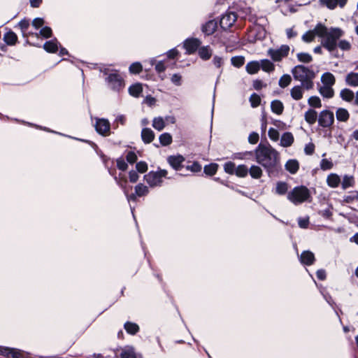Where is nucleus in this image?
<instances>
[{"label": "nucleus", "instance_id": "a18cd8bd", "mask_svg": "<svg viewBox=\"0 0 358 358\" xmlns=\"http://www.w3.org/2000/svg\"><path fill=\"white\" fill-rule=\"evenodd\" d=\"M296 57L299 62L303 63H309L313 60L312 56L310 54L306 52L298 53Z\"/></svg>", "mask_w": 358, "mask_h": 358}, {"label": "nucleus", "instance_id": "ddd939ff", "mask_svg": "<svg viewBox=\"0 0 358 358\" xmlns=\"http://www.w3.org/2000/svg\"><path fill=\"white\" fill-rule=\"evenodd\" d=\"M167 160L174 169L179 170L182 166V162L185 161V158L182 155L170 156Z\"/></svg>", "mask_w": 358, "mask_h": 358}, {"label": "nucleus", "instance_id": "e2e57ef3", "mask_svg": "<svg viewBox=\"0 0 358 358\" xmlns=\"http://www.w3.org/2000/svg\"><path fill=\"white\" fill-rule=\"evenodd\" d=\"M117 166L120 170L126 171L128 168L127 164L123 159H117Z\"/></svg>", "mask_w": 358, "mask_h": 358}, {"label": "nucleus", "instance_id": "37998d69", "mask_svg": "<svg viewBox=\"0 0 358 358\" xmlns=\"http://www.w3.org/2000/svg\"><path fill=\"white\" fill-rule=\"evenodd\" d=\"M44 49L49 52H55L57 50V45L55 41H50L43 45Z\"/></svg>", "mask_w": 358, "mask_h": 358}, {"label": "nucleus", "instance_id": "a19ab883", "mask_svg": "<svg viewBox=\"0 0 358 358\" xmlns=\"http://www.w3.org/2000/svg\"><path fill=\"white\" fill-rule=\"evenodd\" d=\"M218 165L217 164H210L204 166V173L208 176H213L217 171Z\"/></svg>", "mask_w": 358, "mask_h": 358}, {"label": "nucleus", "instance_id": "a878e982", "mask_svg": "<svg viewBox=\"0 0 358 358\" xmlns=\"http://www.w3.org/2000/svg\"><path fill=\"white\" fill-rule=\"evenodd\" d=\"M271 110L277 114L281 115L284 110L283 103L280 100H274L271 104Z\"/></svg>", "mask_w": 358, "mask_h": 358}, {"label": "nucleus", "instance_id": "5701e85b", "mask_svg": "<svg viewBox=\"0 0 358 358\" xmlns=\"http://www.w3.org/2000/svg\"><path fill=\"white\" fill-rule=\"evenodd\" d=\"M0 354L7 357L12 358H21V354L20 352L16 351L14 349L2 348L0 349Z\"/></svg>", "mask_w": 358, "mask_h": 358}, {"label": "nucleus", "instance_id": "0eeeda50", "mask_svg": "<svg viewBox=\"0 0 358 358\" xmlns=\"http://www.w3.org/2000/svg\"><path fill=\"white\" fill-rule=\"evenodd\" d=\"M289 51V47L287 45H282L278 49H270L268 53L273 61L279 62L287 56Z\"/></svg>", "mask_w": 358, "mask_h": 358}, {"label": "nucleus", "instance_id": "bb28decb", "mask_svg": "<svg viewBox=\"0 0 358 358\" xmlns=\"http://www.w3.org/2000/svg\"><path fill=\"white\" fill-rule=\"evenodd\" d=\"M316 36H317V33L316 31V26H315L313 30H309V31H306L302 36V40L306 43H310L315 40Z\"/></svg>", "mask_w": 358, "mask_h": 358}, {"label": "nucleus", "instance_id": "4d7b16f0", "mask_svg": "<svg viewBox=\"0 0 358 358\" xmlns=\"http://www.w3.org/2000/svg\"><path fill=\"white\" fill-rule=\"evenodd\" d=\"M171 80L175 85L180 86L182 84V76L178 73H175L171 76Z\"/></svg>", "mask_w": 358, "mask_h": 358}, {"label": "nucleus", "instance_id": "c03bdc74", "mask_svg": "<svg viewBox=\"0 0 358 358\" xmlns=\"http://www.w3.org/2000/svg\"><path fill=\"white\" fill-rule=\"evenodd\" d=\"M308 103L312 107H315V108H320L322 107L321 100L318 96H310L308 99Z\"/></svg>", "mask_w": 358, "mask_h": 358}, {"label": "nucleus", "instance_id": "473e14b6", "mask_svg": "<svg viewBox=\"0 0 358 358\" xmlns=\"http://www.w3.org/2000/svg\"><path fill=\"white\" fill-rule=\"evenodd\" d=\"M124 329L127 333L133 335L136 334L139 330L138 324L130 322H127L124 324Z\"/></svg>", "mask_w": 358, "mask_h": 358}, {"label": "nucleus", "instance_id": "6e6552de", "mask_svg": "<svg viewBox=\"0 0 358 358\" xmlns=\"http://www.w3.org/2000/svg\"><path fill=\"white\" fill-rule=\"evenodd\" d=\"M334 122L333 112L327 110H322L318 117V123L322 127H329Z\"/></svg>", "mask_w": 358, "mask_h": 358}, {"label": "nucleus", "instance_id": "4be33fe9", "mask_svg": "<svg viewBox=\"0 0 358 358\" xmlns=\"http://www.w3.org/2000/svg\"><path fill=\"white\" fill-rule=\"evenodd\" d=\"M294 142V136L292 133L286 132L282 134L280 139V145L283 147L291 146Z\"/></svg>", "mask_w": 358, "mask_h": 358}, {"label": "nucleus", "instance_id": "58836bf2", "mask_svg": "<svg viewBox=\"0 0 358 358\" xmlns=\"http://www.w3.org/2000/svg\"><path fill=\"white\" fill-rule=\"evenodd\" d=\"M159 141L164 146L169 145L172 142V136L169 133H164L159 136Z\"/></svg>", "mask_w": 358, "mask_h": 358}, {"label": "nucleus", "instance_id": "4468645a", "mask_svg": "<svg viewBox=\"0 0 358 358\" xmlns=\"http://www.w3.org/2000/svg\"><path fill=\"white\" fill-rule=\"evenodd\" d=\"M321 3L329 9H334L338 6L341 8L345 6L348 0H320Z\"/></svg>", "mask_w": 358, "mask_h": 358}, {"label": "nucleus", "instance_id": "f3484780", "mask_svg": "<svg viewBox=\"0 0 358 358\" xmlns=\"http://www.w3.org/2000/svg\"><path fill=\"white\" fill-rule=\"evenodd\" d=\"M303 85H296L293 87L290 90V94L293 99L296 101L301 100L303 96Z\"/></svg>", "mask_w": 358, "mask_h": 358}, {"label": "nucleus", "instance_id": "603ef678", "mask_svg": "<svg viewBox=\"0 0 358 358\" xmlns=\"http://www.w3.org/2000/svg\"><path fill=\"white\" fill-rule=\"evenodd\" d=\"M142 71V65L139 62L132 64L129 67L131 73H139Z\"/></svg>", "mask_w": 358, "mask_h": 358}, {"label": "nucleus", "instance_id": "c756f323", "mask_svg": "<svg viewBox=\"0 0 358 358\" xmlns=\"http://www.w3.org/2000/svg\"><path fill=\"white\" fill-rule=\"evenodd\" d=\"M3 40L6 43V44L9 45H13L15 44L17 40V35L13 31H10L4 35Z\"/></svg>", "mask_w": 358, "mask_h": 358}, {"label": "nucleus", "instance_id": "f8f14e48", "mask_svg": "<svg viewBox=\"0 0 358 358\" xmlns=\"http://www.w3.org/2000/svg\"><path fill=\"white\" fill-rule=\"evenodd\" d=\"M96 130L102 135H107L110 131V123L107 120H98L96 123Z\"/></svg>", "mask_w": 358, "mask_h": 358}, {"label": "nucleus", "instance_id": "1a4fd4ad", "mask_svg": "<svg viewBox=\"0 0 358 358\" xmlns=\"http://www.w3.org/2000/svg\"><path fill=\"white\" fill-rule=\"evenodd\" d=\"M108 83L114 90H120L124 87V81L121 76L117 73H111L108 78Z\"/></svg>", "mask_w": 358, "mask_h": 358}, {"label": "nucleus", "instance_id": "b1692460", "mask_svg": "<svg viewBox=\"0 0 358 358\" xmlns=\"http://www.w3.org/2000/svg\"><path fill=\"white\" fill-rule=\"evenodd\" d=\"M347 85L352 87H358V73L351 72L345 77Z\"/></svg>", "mask_w": 358, "mask_h": 358}, {"label": "nucleus", "instance_id": "f03ea898", "mask_svg": "<svg viewBox=\"0 0 358 358\" xmlns=\"http://www.w3.org/2000/svg\"><path fill=\"white\" fill-rule=\"evenodd\" d=\"M317 36L321 38V45L331 52L337 48L338 41L343 36L344 31L338 27H327L318 23L316 25Z\"/></svg>", "mask_w": 358, "mask_h": 358}, {"label": "nucleus", "instance_id": "052dcab7", "mask_svg": "<svg viewBox=\"0 0 358 358\" xmlns=\"http://www.w3.org/2000/svg\"><path fill=\"white\" fill-rule=\"evenodd\" d=\"M259 134L256 132H252L248 136V141L251 144H256L259 141Z\"/></svg>", "mask_w": 358, "mask_h": 358}, {"label": "nucleus", "instance_id": "de8ad7c7", "mask_svg": "<svg viewBox=\"0 0 358 358\" xmlns=\"http://www.w3.org/2000/svg\"><path fill=\"white\" fill-rule=\"evenodd\" d=\"M249 100H250L251 106L252 108L257 107L258 106H259V104L261 103V98H260V96L258 94H255V93L252 94L250 96Z\"/></svg>", "mask_w": 358, "mask_h": 358}, {"label": "nucleus", "instance_id": "6ab92c4d", "mask_svg": "<svg viewBox=\"0 0 358 358\" xmlns=\"http://www.w3.org/2000/svg\"><path fill=\"white\" fill-rule=\"evenodd\" d=\"M285 169L292 174L296 173L299 169V162L296 159H289L285 164Z\"/></svg>", "mask_w": 358, "mask_h": 358}, {"label": "nucleus", "instance_id": "dca6fc26", "mask_svg": "<svg viewBox=\"0 0 358 358\" xmlns=\"http://www.w3.org/2000/svg\"><path fill=\"white\" fill-rule=\"evenodd\" d=\"M300 259L302 264L308 266L312 265L315 260L314 254L309 250L303 251L301 255Z\"/></svg>", "mask_w": 358, "mask_h": 358}, {"label": "nucleus", "instance_id": "f257e3e1", "mask_svg": "<svg viewBox=\"0 0 358 358\" xmlns=\"http://www.w3.org/2000/svg\"><path fill=\"white\" fill-rule=\"evenodd\" d=\"M256 162L261 164L268 174L280 167V155L270 145L260 143L255 150Z\"/></svg>", "mask_w": 358, "mask_h": 358}, {"label": "nucleus", "instance_id": "79ce46f5", "mask_svg": "<svg viewBox=\"0 0 358 358\" xmlns=\"http://www.w3.org/2000/svg\"><path fill=\"white\" fill-rule=\"evenodd\" d=\"M292 81V78L288 74L283 75L279 80V85L282 88L287 87Z\"/></svg>", "mask_w": 358, "mask_h": 358}, {"label": "nucleus", "instance_id": "cd10ccee", "mask_svg": "<svg viewBox=\"0 0 358 358\" xmlns=\"http://www.w3.org/2000/svg\"><path fill=\"white\" fill-rule=\"evenodd\" d=\"M245 69L248 73L255 74L259 71L260 69V64L258 62L256 61L250 62L247 64Z\"/></svg>", "mask_w": 358, "mask_h": 358}, {"label": "nucleus", "instance_id": "864d4df0", "mask_svg": "<svg viewBox=\"0 0 358 358\" xmlns=\"http://www.w3.org/2000/svg\"><path fill=\"white\" fill-rule=\"evenodd\" d=\"M136 170L141 173L148 171V164L145 162H139L136 165Z\"/></svg>", "mask_w": 358, "mask_h": 358}, {"label": "nucleus", "instance_id": "423d86ee", "mask_svg": "<svg viewBox=\"0 0 358 358\" xmlns=\"http://www.w3.org/2000/svg\"><path fill=\"white\" fill-rule=\"evenodd\" d=\"M166 170L160 169L158 171H151L148 173L144 176V179L150 187H155L161 185L162 178H166Z\"/></svg>", "mask_w": 358, "mask_h": 358}, {"label": "nucleus", "instance_id": "20e7f679", "mask_svg": "<svg viewBox=\"0 0 358 358\" xmlns=\"http://www.w3.org/2000/svg\"><path fill=\"white\" fill-rule=\"evenodd\" d=\"M322 85L319 87L320 94L327 99H331L334 96L333 86L336 83L335 76L330 72H326L321 76Z\"/></svg>", "mask_w": 358, "mask_h": 358}, {"label": "nucleus", "instance_id": "72a5a7b5", "mask_svg": "<svg viewBox=\"0 0 358 358\" xmlns=\"http://www.w3.org/2000/svg\"><path fill=\"white\" fill-rule=\"evenodd\" d=\"M249 173L252 178H256V179L261 178V176H262V169L259 166H256V165H252L250 167V169L249 170Z\"/></svg>", "mask_w": 358, "mask_h": 358}, {"label": "nucleus", "instance_id": "2f4dec72", "mask_svg": "<svg viewBox=\"0 0 358 358\" xmlns=\"http://www.w3.org/2000/svg\"><path fill=\"white\" fill-rule=\"evenodd\" d=\"M148 192V187L142 183H139L135 187V193L138 196H145Z\"/></svg>", "mask_w": 358, "mask_h": 358}, {"label": "nucleus", "instance_id": "69168bd1", "mask_svg": "<svg viewBox=\"0 0 358 358\" xmlns=\"http://www.w3.org/2000/svg\"><path fill=\"white\" fill-rule=\"evenodd\" d=\"M129 180L131 182H136L138 180V175L135 171H131L129 173Z\"/></svg>", "mask_w": 358, "mask_h": 358}, {"label": "nucleus", "instance_id": "bf43d9fd", "mask_svg": "<svg viewBox=\"0 0 358 358\" xmlns=\"http://www.w3.org/2000/svg\"><path fill=\"white\" fill-rule=\"evenodd\" d=\"M127 161L130 164H134L137 160V155L134 152L130 151L126 157Z\"/></svg>", "mask_w": 358, "mask_h": 358}, {"label": "nucleus", "instance_id": "412c9836", "mask_svg": "<svg viewBox=\"0 0 358 358\" xmlns=\"http://www.w3.org/2000/svg\"><path fill=\"white\" fill-rule=\"evenodd\" d=\"M198 53L202 59L208 60L211 57L213 50L209 46H203L199 49Z\"/></svg>", "mask_w": 358, "mask_h": 358}, {"label": "nucleus", "instance_id": "5fc2aeb1", "mask_svg": "<svg viewBox=\"0 0 358 358\" xmlns=\"http://www.w3.org/2000/svg\"><path fill=\"white\" fill-rule=\"evenodd\" d=\"M322 170H329L333 167V163L327 159H323L320 164Z\"/></svg>", "mask_w": 358, "mask_h": 358}, {"label": "nucleus", "instance_id": "c85d7f7f", "mask_svg": "<svg viewBox=\"0 0 358 358\" xmlns=\"http://www.w3.org/2000/svg\"><path fill=\"white\" fill-rule=\"evenodd\" d=\"M336 115L337 120L341 122H346L350 117L348 111L342 108H340L336 110Z\"/></svg>", "mask_w": 358, "mask_h": 358}, {"label": "nucleus", "instance_id": "ea45409f", "mask_svg": "<svg viewBox=\"0 0 358 358\" xmlns=\"http://www.w3.org/2000/svg\"><path fill=\"white\" fill-rule=\"evenodd\" d=\"M288 189V185L285 182H278L276 184L275 192L280 195L285 194Z\"/></svg>", "mask_w": 358, "mask_h": 358}, {"label": "nucleus", "instance_id": "6e6d98bb", "mask_svg": "<svg viewBox=\"0 0 358 358\" xmlns=\"http://www.w3.org/2000/svg\"><path fill=\"white\" fill-rule=\"evenodd\" d=\"M268 134L269 138L273 141H278L279 138V132L274 128H270Z\"/></svg>", "mask_w": 358, "mask_h": 358}, {"label": "nucleus", "instance_id": "680f3d73", "mask_svg": "<svg viewBox=\"0 0 358 358\" xmlns=\"http://www.w3.org/2000/svg\"><path fill=\"white\" fill-rule=\"evenodd\" d=\"M40 34L44 38H50L52 36V29L48 27H45L40 31Z\"/></svg>", "mask_w": 358, "mask_h": 358}, {"label": "nucleus", "instance_id": "c9c22d12", "mask_svg": "<svg viewBox=\"0 0 358 358\" xmlns=\"http://www.w3.org/2000/svg\"><path fill=\"white\" fill-rule=\"evenodd\" d=\"M166 126L164 119L161 117L154 118L152 121V127L158 130L162 131Z\"/></svg>", "mask_w": 358, "mask_h": 358}, {"label": "nucleus", "instance_id": "e433bc0d", "mask_svg": "<svg viewBox=\"0 0 358 358\" xmlns=\"http://www.w3.org/2000/svg\"><path fill=\"white\" fill-rule=\"evenodd\" d=\"M260 67L262 69L263 71L266 72H271L274 70V65L273 64L268 60V59H263L261 61Z\"/></svg>", "mask_w": 358, "mask_h": 358}, {"label": "nucleus", "instance_id": "393cba45", "mask_svg": "<svg viewBox=\"0 0 358 358\" xmlns=\"http://www.w3.org/2000/svg\"><path fill=\"white\" fill-rule=\"evenodd\" d=\"M304 117L308 124H313L317 120V113L315 110L309 109L305 113Z\"/></svg>", "mask_w": 358, "mask_h": 358}, {"label": "nucleus", "instance_id": "9d476101", "mask_svg": "<svg viewBox=\"0 0 358 358\" xmlns=\"http://www.w3.org/2000/svg\"><path fill=\"white\" fill-rule=\"evenodd\" d=\"M236 19V15L234 13H227L222 17L220 22V27L223 29H227L234 25Z\"/></svg>", "mask_w": 358, "mask_h": 358}, {"label": "nucleus", "instance_id": "39448f33", "mask_svg": "<svg viewBox=\"0 0 358 358\" xmlns=\"http://www.w3.org/2000/svg\"><path fill=\"white\" fill-rule=\"evenodd\" d=\"M310 196L309 189L303 185L294 187L287 194V199L295 205L305 202Z\"/></svg>", "mask_w": 358, "mask_h": 358}, {"label": "nucleus", "instance_id": "49530a36", "mask_svg": "<svg viewBox=\"0 0 358 358\" xmlns=\"http://www.w3.org/2000/svg\"><path fill=\"white\" fill-rule=\"evenodd\" d=\"M248 169L245 165H239L236 169L235 173L238 177H245L248 173Z\"/></svg>", "mask_w": 358, "mask_h": 358}, {"label": "nucleus", "instance_id": "aec40b11", "mask_svg": "<svg viewBox=\"0 0 358 358\" xmlns=\"http://www.w3.org/2000/svg\"><path fill=\"white\" fill-rule=\"evenodd\" d=\"M327 182L329 187L335 188L341 183V178L338 175L331 173L327 176Z\"/></svg>", "mask_w": 358, "mask_h": 358}, {"label": "nucleus", "instance_id": "13d9d810", "mask_svg": "<svg viewBox=\"0 0 358 358\" xmlns=\"http://www.w3.org/2000/svg\"><path fill=\"white\" fill-rule=\"evenodd\" d=\"M187 169L196 173L201 171V166L198 162H194L192 165L187 166Z\"/></svg>", "mask_w": 358, "mask_h": 358}, {"label": "nucleus", "instance_id": "09e8293b", "mask_svg": "<svg viewBox=\"0 0 358 358\" xmlns=\"http://www.w3.org/2000/svg\"><path fill=\"white\" fill-rule=\"evenodd\" d=\"M231 64L236 67H241L244 64L245 58L242 56L233 57L231 59Z\"/></svg>", "mask_w": 358, "mask_h": 358}, {"label": "nucleus", "instance_id": "9b49d317", "mask_svg": "<svg viewBox=\"0 0 358 358\" xmlns=\"http://www.w3.org/2000/svg\"><path fill=\"white\" fill-rule=\"evenodd\" d=\"M201 41L197 38H189L184 43V48L188 54L194 53L201 45Z\"/></svg>", "mask_w": 358, "mask_h": 358}, {"label": "nucleus", "instance_id": "0e129e2a", "mask_svg": "<svg viewBox=\"0 0 358 358\" xmlns=\"http://www.w3.org/2000/svg\"><path fill=\"white\" fill-rule=\"evenodd\" d=\"M315 151V145L313 143H310L305 146L304 152L306 155H313Z\"/></svg>", "mask_w": 358, "mask_h": 358}, {"label": "nucleus", "instance_id": "f704fd0d", "mask_svg": "<svg viewBox=\"0 0 358 358\" xmlns=\"http://www.w3.org/2000/svg\"><path fill=\"white\" fill-rule=\"evenodd\" d=\"M354 183L355 181L353 176L345 175L343 178L341 185L343 189H345L350 187H352L354 185Z\"/></svg>", "mask_w": 358, "mask_h": 358}, {"label": "nucleus", "instance_id": "774afa93", "mask_svg": "<svg viewBox=\"0 0 358 358\" xmlns=\"http://www.w3.org/2000/svg\"><path fill=\"white\" fill-rule=\"evenodd\" d=\"M213 62L216 67L220 68L223 64V60H222V57H218V56H215L213 59Z\"/></svg>", "mask_w": 358, "mask_h": 358}, {"label": "nucleus", "instance_id": "338daca9", "mask_svg": "<svg viewBox=\"0 0 358 358\" xmlns=\"http://www.w3.org/2000/svg\"><path fill=\"white\" fill-rule=\"evenodd\" d=\"M44 24V20L42 18H36L32 22V25L36 28L38 29L42 27Z\"/></svg>", "mask_w": 358, "mask_h": 358}, {"label": "nucleus", "instance_id": "a211bd4d", "mask_svg": "<svg viewBox=\"0 0 358 358\" xmlns=\"http://www.w3.org/2000/svg\"><path fill=\"white\" fill-rule=\"evenodd\" d=\"M141 138L145 143H150L154 140L155 134L152 129L145 128L141 131Z\"/></svg>", "mask_w": 358, "mask_h": 358}, {"label": "nucleus", "instance_id": "2eb2a0df", "mask_svg": "<svg viewBox=\"0 0 358 358\" xmlns=\"http://www.w3.org/2000/svg\"><path fill=\"white\" fill-rule=\"evenodd\" d=\"M217 23L215 20H212L207 22L202 27V31L206 35H211L213 34L217 29Z\"/></svg>", "mask_w": 358, "mask_h": 358}, {"label": "nucleus", "instance_id": "3c124183", "mask_svg": "<svg viewBox=\"0 0 358 358\" xmlns=\"http://www.w3.org/2000/svg\"><path fill=\"white\" fill-rule=\"evenodd\" d=\"M224 171L227 173H229V174H233L235 173L236 171V166H235V164L231 162H227L224 166Z\"/></svg>", "mask_w": 358, "mask_h": 358}, {"label": "nucleus", "instance_id": "4c0bfd02", "mask_svg": "<svg viewBox=\"0 0 358 358\" xmlns=\"http://www.w3.org/2000/svg\"><path fill=\"white\" fill-rule=\"evenodd\" d=\"M142 85L139 83L133 85L129 89V94L136 97L140 95V94L142 92Z\"/></svg>", "mask_w": 358, "mask_h": 358}, {"label": "nucleus", "instance_id": "8fccbe9b", "mask_svg": "<svg viewBox=\"0 0 358 358\" xmlns=\"http://www.w3.org/2000/svg\"><path fill=\"white\" fill-rule=\"evenodd\" d=\"M337 47H338L342 50H349L351 48V45L350 42L346 40H341L337 42Z\"/></svg>", "mask_w": 358, "mask_h": 358}, {"label": "nucleus", "instance_id": "7ed1b4c3", "mask_svg": "<svg viewBox=\"0 0 358 358\" xmlns=\"http://www.w3.org/2000/svg\"><path fill=\"white\" fill-rule=\"evenodd\" d=\"M292 73L294 80L301 82L306 90L313 88L315 74L312 69L303 65H297L292 69Z\"/></svg>", "mask_w": 358, "mask_h": 358}, {"label": "nucleus", "instance_id": "7c9ffc66", "mask_svg": "<svg viewBox=\"0 0 358 358\" xmlns=\"http://www.w3.org/2000/svg\"><path fill=\"white\" fill-rule=\"evenodd\" d=\"M340 96L343 100L346 101H351L355 97L354 92L350 89H343L341 91Z\"/></svg>", "mask_w": 358, "mask_h": 358}]
</instances>
